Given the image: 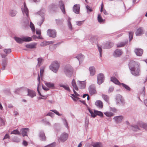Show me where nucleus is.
I'll return each mask as SVG.
<instances>
[{"label":"nucleus","instance_id":"f257e3e1","mask_svg":"<svg viewBox=\"0 0 147 147\" xmlns=\"http://www.w3.org/2000/svg\"><path fill=\"white\" fill-rule=\"evenodd\" d=\"M140 64L134 61H131L129 63V67L131 74L137 76L140 75Z\"/></svg>","mask_w":147,"mask_h":147},{"label":"nucleus","instance_id":"f03ea898","mask_svg":"<svg viewBox=\"0 0 147 147\" xmlns=\"http://www.w3.org/2000/svg\"><path fill=\"white\" fill-rule=\"evenodd\" d=\"M113 45V43L111 42H107L103 43L102 46L97 44L98 51L99 52L100 56L102 57V47L103 49H107L111 48Z\"/></svg>","mask_w":147,"mask_h":147},{"label":"nucleus","instance_id":"7ed1b4c3","mask_svg":"<svg viewBox=\"0 0 147 147\" xmlns=\"http://www.w3.org/2000/svg\"><path fill=\"white\" fill-rule=\"evenodd\" d=\"M111 80L115 84L119 85L121 84L127 91H130L131 89L129 86L123 83L121 84L118 80L115 77H111Z\"/></svg>","mask_w":147,"mask_h":147},{"label":"nucleus","instance_id":"20e7f679","mask_svg":"<svg viewBox=\"0 0 147 147\" xmlns=\"http://www.w3.org/2000/svg\"><path fill=\"white\" fill-rule=\"evenodd\" d=\"M60 64L57 61H55L52 62L49 66L50 69L53 72L56 73L58 70Z\"/></svg>","mask_w":147,"mask_h":147},{"label":"nucleus","instance_id":"39448f33","mask_svg":"<svg viewBox=\"0 0 147 147\" xmlns=\"http://www.w3.org/2000/svg\"><path fill=\"white\" fill-rule=\"evenodd\" d=\"M116 102L117 105L123 106L125 104V100L119 94L117 95L116 98Z\"/></svg>","mask_w":147,"mask_h":147},{"label":"nucleus","instance_id":"423d86ee","mask_svg":"<svg viewBox=\"0 0 147 147\" xmlns=\"http://www.w3.org/2000/svg\"><path fill=\"white\" fill-rule=\"evenodd\" d=\"M73 71V68L70 66H67L65 68V73L68 77H70L71 76L72 74Z\"/></svg>","mask_w":147,"mask_h":147},{"label":"nucleus","instance_id":"0eeeda50","mask_svg":"<svg viewBox=\"0 0 147 147\" xmlns=\"http://www.w3.org/2000/svg\"><path fill=\"white\" fill-rule=\"evenodd\" d=\"M45 13V10L43 9H42L38 12V14L41 16V19L37 23V24L40 26L44 21L45 18L44 17V14Z\"/></svg>","mask_w":147,"mask_h":147},{"label":"nucleus","instance_id":"6e6552de","mask_svg":"<svg viewBox=\"0 0 147 147\" xmlns=\"http://www.w3.org/2000/svg\"><path fill=\"white\" fill-rule=\"evenodd\" d=\"M47 33L50 37L55 38L56 36V31L55 30L48 29L47 31Z\"/></svg>","mask_w":147,"mask_h":147},{"label":"nucleus","instance_id":"1a4fd4ad","mask_svg":"<svg viewBox=\"0 0 147 147\" xmlns=\"http://www.w3.org/2000/svg\"><path fill=\"white\" fill-rule=\"evenodd\" d=\"M68 137V134L65 133L64 132L61 135L59 138L58 141L59 142H64L67 140Z\"/></svg>","mask_w":147,"mask_h":147},{"label":"nucleus","instance_id":"9d476101","mask_svg":"<svg viewBox=\"0 0 147 147\" xmlns=\"http://www.w3.org/2000/svg\"><path fill=\"white\" fill-rule=\"evenodd\" d=\"M22 10L24 16L26 15L27 18H28V10L26 7L25 2L24 3V5L22 7Z\"/></svg>","mask_w":147,"mask_h":147},{"label":"nucleus","instance_id":"9b49d317","mask_svg":"<svg viewBox=\"0 0 147 147\" xmlns=\"http://www.w3.org/2000/svg\"><path fill=\"white\" fill-rule=\"evenodd\" d=\"M90 94L91 95L95 94L96 93L95 86L94 84L91 85L88 88Z\"/></svg>","mask_w":147,"mask_h":147},{"label":"nucleus","instance_id":"f8f14e48","mask_svg":"<svg viewBox=\"0 0 147 147\" xmlns=\"http://www.w3.org/2000/svg\"><path fill=\"white\" fill-rule=\"evenodd\" d=\"M97 83L98 84H100L103 82L104 77L103 74H98L97 76Z\"/></svg>","mask_w":147,"mask_h":147},{"label":"nucleus","instance_id":"ddd939ff","mask_svg":"<svg viewBox=\"0 0 147 147\" xmlns=\"http://www.w3.org/2000/svg\"><path fill=\"white\" fill-rule=\"evenodd\" d=\"M58 6L60 7L62 13L65 14L66 13V12L65 11V5L62 1L61 0L59 1Z\"/></svg>","mask_w":147,"mask_h":147},{"label":"nucleus","instance_id":"4468645a","mask_svg":"<svg viewBox=\"0 0 147 147\" xmlns=\"http://www.w3.org/2000/svg\"><path fill=\"white\" fill-rule=\"evenodd\" d=\"M80 5L79 4L75 5L73 8V11L76 14H79L80 13Z\"/></svg>","mask_w":147,"mask_h":147},{"label":"nucleus","instance_id":"2eb2a0df","mask_svg":"<svg viewBox=\"0 0 147 147\" xmlns=\"http://www.w3.org/2000/svg\"><path fill=\"white\" fill-rule=\"evenodd\" d=\"M144 32V30L143 28H139L136 30V34L137 36H140L143 34Z\"/></svg>","mask_w":147,"mask_h":147},{"label":"nucleus","instance_id":"dca6fc26","mask_svg":"<svg viewBox=\"0 0 147 147\" xmlns=\"http://www.w3.org/2000/svg\"><path fill=\"white\" fill-rule=\"evenodd\" d=\"M142 123H141L142 124ZM141 124V123L139 124L138 125H131V129L133 131H138L140 130V127H142L140 126V125Z\"/></svg>","mask_w":147,"mask_h":147},{"label":"nucleus","instance_id":"f3484780","mask_svg":"<svg viewBox=\"0 0 147 147\" xmlns=\"http://www.w3.org/2000/svg\"><path fill=\"white\" fill-rule=\"evenodd\" d=\"M3 51L5 53V54L1 53V56L2 58H5L7 55L11 52V49H4Z\"/></svg>","mask_w":147,"mask_h":147},{"label":"nucleus","instance_id":"a211bd4d","mask_svg":"<svg viewBox=\"0 0 147 147\" xmlns=\"http://www.w3.org/2000/svg\"><path fill=\"white\" fill-rule=\"evenodd\" d=\"M28 95L30 96L32 98L36 96V92L34 91L28 89Z\"/></svg>","mask_w":147,"mask_h":147},{"label":"nucleus","instance_id":"6ab92c4d","mask_svg":"<svg viewBox=\"0 0 147 147\" xmlns=\"http://www.w3.org/2000/svg\"><path fill=\"white\" fill-rule=\"evenodd\" d=\"M36 45L37 43L34 42L26 45V47L30 49H36Z\"/></svg>","mask_w":147,"mask_h":147},{"label":"nucleus","instance_id":"aec40b11","mask_svg":"<svg viewBox=\"0 0 147 147\" xmlns=\"http://www.w3.org/2000/svg\"><path fill=\"white\" fill-rule=\"evenodd\" d=\"M123 118V117L121 115L114 117L113 119L117 123H120L121 122Z\"/></svg>","mask_w":147,"mask_h":147},{"label":"nucleus","instance_id":"412c9836","mask_svg":"<svg viewBox=\"0 0 147 147\" xmlns=\"http://www.w3.org/2000/svg\"><path fill=\"white\" fill-rule=\"evenodd\" d=\"M122 54V51L121 50L117 49L113 53V56L115 57H119Z\"/></svg>","mask_w":147,"mask_h":147},{"label":"nucleus","instance_id":"4be33fe9","mask_svg":"<svg viewBox=\"0 0 147 147\" xmlns=\"http://www.w3.org/2000/svg\"><path fill=\"white\" fill-rule=\"evenodd\" d=\"M143 50L141 49H136L135 50V52L137 56H141L143 53Z\"/></svg>","mask_w":147,"mask_h":147},{"label":"nucleus","instance_id":"5701e85b","mask_svg":"<svg viewBox=\"0 0 147 147\" xmlns=\"http://www.w3.org/2000/svg\"><path fill=\"white\" fill-rule=\"evenodd\" d=\"M89 70L91 76H93L94 75L96 72V70L95 67L94 66H91L89 68Z\"/></svg>","mask_w":147,"mask_h":147},{"label":"nucleus","instance_id":"b1692460","mask_svg":"<svg viewBox=\"0 0 147 147\" xmlns=\"http://www.w3.org/2000/svg\"><path fill=\"white\" fill-rule=\"evenodd\" d=\"M39 136L40 138V140L43 141L46 140V138L45 135V133L43 131H41L40 132Z\"/></svg>","mask_w":147,"mask_h":147},{"label":"nucleus","instance_id":"393cba45","mask_svg":"<svg viewBox=\"0 0 147 147\" xmlns=\"http://www.w3.org/2000/svg\"><path fill=\"white\" fill-rule=\"evenodd\" d=\"M95 105L98 108H102L103 107V103L102 101L100 100L96 101L95 103Z\"/></svg>","mask_w":147,"mask_h":147},{"label":"nucleus","instance_id":"a878e982","mask_svg":"<svg viewBox=\"0 0 147 147\" xmlns=\"http://www.w3.org/2000/svg\"><path fill=\"white\" fill-rule=\"evenodd\" d=\"M28 130L29 129L27 128L21 129V131H22V134L23 137L27 136V132Z\"/></svg>","mask_w":147,"mask_h":147},{"label":"nucleus","instance_id":"bb28decb","mask_svg":"<svg viewBox=\"0 0 147 147\" xmlns=\"http://www.w3.org/2000/svg\"><path fill=\"white\" fill-rule=\"evenodd\" d=\"M6 59H3L2 60V62L1 65L2 67L1 69L2 70H4L5 69V67L7 65Z\"/></svg>","mask_w":147,"mask_h":147},{"label":"nucleus","instance_id":"cd10ccee","mask_svg":"<svg viewBox=\"0 0 147 147\" xmlns=\"http://www.w3.org/2000/svg\"><path fill=\"white\" fill-rule=\"evenodd\" d=\"M91 145L93 147H102V144L100 142H92Z\"/></svg>","mask_w":147,"mask_h":147},{"label":"nucleus","instance_id":"c85d7f7f","mask_svg":"<svg viewBox=\"0 0 147 147\" xmlns=\"http://www.w3.org/2000/svg\"><path fill=\"white\" fill-rule=\"evenodd\" d=\"M37 60L38 63L36 66L37 67H39L42 65L43 59L42 57H40L37 59Z\"/></svg>","mask_w":147,"mask_h":147},{"label":"nucleus","instance_id":"c756f323","mask_svg":"<svg viewBox=\"0 0 147 147\" xmlns=\"http://www.w3.org/2000/svg\"><path fill=\"white\" fill-rule=\"evenodd\" d=\"M14 38L18 43L21 44L23 42L22 37L21 38L17 37H15Z\"/></svg>","mask_w":147,"mask_h":147},{"label":"nucleus","instance_id":"7c9ffc66","mask_svg":"<svg viewBox=\"0 0 147 147\" xmlns=\"http://www.w3.org/2000/svg\"><path fill=\"white\" fill-rule=\"evenodd\" d=\"M23 25L25 28L28 26L29 25V19L26 18V19L23 22Z\"/></svg>","mask_w":147,"mask_h":147},{"label":"nucleus","instance_id":"2f4dec72","mask_svg":"<svg viewBox=\"0 0 147 147\" xmlns=\"http://www.w3.org/2000/svg\"><path fill=\"white\" fill-rule=\"evenodd\" d=\"M127 40H126L125 42H121L117 44V46L118 47H123L127 42Z\"/></svg>","mask_w":147,"mask_h":147},{"label":"nucleus","instance_id":"473e14b6","mask_svg":"<svg viewBox=\"0 0 147 147\" xmlns=\"http://www.w3.org/2000/svg\"><path fill=\"white\" fill-rule=\"evenodd\" d=\"M76 58L78 59L79 62L81 61H82L84 59V56L81 54H79L77 56Z\"/></svg>","mask_w":147,"mask_h":147},{"label":"nucleus","instance_id":"72a5a7b5","mask_svg":"<svg viewBox=\"0 0 147 147\" xmlns=\"http://www.w3.org/2000/svg\"><path fill=\"white\" fill-rule=\"evenodd\" d=\"M102 96L103 99L107 102L109 103V97L107 95L102 94Z\"/></svg>","mask_w":147,"mask_h":147},{"label":"nucleus","instance_id":"f704fd0d","mask_svg":"<svg viewBox=\"0 0 147 147\" xmlns=\"http://www.w3.org/2000/svg\"><path fill=\"white\" fill-rule=\"evenodd\" d=\"M78 84H79V85L81 88H84L85 87V84L84 82H81L80 81H78Z\"/></svg>","mask_w":147,"mask_h":147},{"label":"nucleus","instance_id":"c9c22d12","mask_svg":"<svg viewBox=\"0 0 147 147\" xmlns=\"http://www.w3.org/2000/svg\"><path fill=\"white\" fill-rule=\"evenodd\" d=\"M71 19L69 17H68L67 18V25L69 29L72 30V24L70 22Z\"/></svg>","mask_w":147,"mask_h":147},{"label":"nucleus","instance_id":"e433bc0d","mask_svg":"<svg viewBox=\"0 0 147 147\" xmlns=\"http://www.w3.org/2000/svg\"><path fill=\"white\" fill-rule=\"evenodd\" d=\"M9 13L10 16L13 17L16 15L17 11L15 10H11L9 11Z\"/></svg>","mask_w":147,"mask_h":147},{"label":"nucleus","instance_id":"4c0bfd02","mask_svg":"<svg viewBox=\"0 0 147 147\" xmlns=\"http://www.w3.org/2000/svg\"><path fill=\"white\" fill-rule=\"evenodd\" d=\"M22 39L23 42H29L32 40V38L29 37H23Z\"/></svg>","mask_w":147,"mask_h":147},{"label":"nucleus","instance_id":"58836bf2","mask_svg":"<svg viewBox=\"0 0 147 147\" xmlns=\"http://www.w3.org/2000/svg\"><path fill=\"white\" fill-rule=\"evenodd\" d=\"M45 84L49 88H53L54 86V84L50 82H45Z\"/></svg>","mask_w":147,"mask_h":147},{"label":"nucleus","instance_id":"ea45409f","mask_svg":"<svg viewBox=\"0 0 147 147\" xmlns=\"http://www.w3.org/2000/svg\"><path fill=\"white\" fill-rule=\"evenodd\" d=\"M71 84L74 88V89H75L76 90H78V88L77 87L76 84L75 80L74 79L71 82Z\"/></svg>","mask_w":147,"mask_h":147},{"label":"nucleus","instance_id":"a19ab883","mask_svg":"<svg viewBox=\"0 0 147 147\" xmlns=\"http://www.w3.org/2000/svg\"><path fill=\"white\" fill-rule=\"evenodd\" d=\"M94 112L95 114L96 115V116L97 115H98L100 116L101 117H102L103 116L102 113L101 111L94 110Z\"/></svg>","mask_w":147,"mask_h":147},{"label":"nucleus","instance_id":"79ce46f5","mask_svg":"<svg viewBox=\"0 0 147 147\" xmlns=\"http://www.w3.org/2000/svg\"><path fill=\"white\" fill-rule=\"evenodd\" d=\"M60 86L61 87H63L66 90H67L68 91H70V90L68 86L67 85H63L62 84H60Z\"/></svg>","mask_w":147,"mask_h":147},{"label":"nucleus","instance_id":"37998d69","mask_svg":"<svg viewBox=\"0 0 147 147\" xmlns=\"http://www.w3.org/2000/svg\"><path fill=\"white\" fill-rule=\"evenodd\" d=\"M89 123V119L88 117H86L85 119V125L86 127H88Z\"/></svg>","mask_w":147,"mask_h":147},{"label":"nucleus","instance_id":"c03bdc74","mask_svg":"<svg viewBox=\"0 0 147 147\" xmlns=\"http://www.w3.org/2000/svg\"><path fill=\"white\" fill-rule=\"evenodd\" d=\"M63 19L56 20V22L57 24L58 25H61L63 23Z\"/></svg>","mask_w":147,"mask_h":147},{"label":"nucleus","instance_id":"a18cd8bd","mask_svg":"<svg viewBox=\"0 0 147 147\" xmlns=\"http://www.w3.org/2000/svg\"><path fill=\"white\" fill-rule=\"evenodd\" d=\"M49 8L53 10L57 8V6L55 4H52L49 6Z\"/></svg>","mask_w":147,"mask_h":147},{"label":"nucleus","instance_id":"49530a36","mask_svg":"<svg viewBox=\"0 0 147 147\" xmlns=\"http://www.w3.org/2000/svg\"><path fill=\"white\" fill-rule=\"evenodd\" d=\"M29 26L31 28L32 31L34 32H35V29L34 25L31 22H30V24Z\"/></svg>","mask_w":147,"mask_h":147},{"label":"nucleus","instance_id":"de8ad7c7","mask_svg":"<svg viewBox=\"0 0 147 147\" xmlns=\"http://www.w3.org/2000/svg\"><path fill=\"white\" fill-rule=\"evenodd\" d=\"M12 140L13 141L16 142H18L20 141V139L16 136L12 138Z\"/></svg>","mask_w":147,"mask_h":147},{"label":"nucleus","instance_id":"09e8293b","mask_svg":"<svg viewBox=\"0 0 147 147\" xmlns=\"http://www.w3.org/2000/svg\"><path fill=\"white\" fill-rule=\"evenodd\" d=\"M11 134L20 135V133L17 129H16L14 130L13 131H11Z\"/></svg>","mask_w":147,"mask_h":147},{"label":"nucleus","instance_id":"8fccbe9b","mask_svg":"<svg viewBox=\"0 0 147 147\" xmlns=\"http://www.w3.org/2000/svg\"><path fill=\"white\" fill-rule=\"evenodd\" d=\"M98 20L100 23H101L103 22V20L100 14H98Z\"/></svg>","mask_w":147,"mask_h":147},{"label":"nucleus","instance_id":"3c124183","mask_svg":"<svg viewBox=\"0 0 147 147\" xmlns=\"http://www.w3.org/2000/svg\"><path fill=\"white\" fill-rule=\"evenodd\" d=\"M86 8L87 10V12L88 13H89V12H92V8L88 5L86 6Z\"/></svg>","mask_w":147,"mask_h":147},{"label":"nucleus","instance_id":"603ef678","mask_svg":"<svg viewBox=\"0 0 147 147\" xmlns=\"http://www.w3.org/2000/svg\"><path fill=\"white\" fill-rule=\"evenodd\" d=\"M140 127H142L145 129L147 130V124L142 123L140 125Z\"/></svg>","mask_w":147,"mask_h":147},{"label":"nucleus","instance_id":"864d4df0","mask_svg":"<svg viewBox=\"0 0 147 147\" xmlns=\"http://www.w3.org/2000/svg\"><path fill=\"white\" fill-rule=\"evenodd\" d=\"M63 121L64 124L65 125V127L67 129L69 127L68 126V123L67 121L65 119H63Z\"/></svg>","mask_w":147,"mask_h":147},{"label":"nucleus","instance_id":"5fc2aeb1","mask_svg":"<svg viewBox=\"0 0 147 147\" xmlns=\"http://www.w3.org/2000/svg\"><path fill=\"white\" fill-rule=\"evenodd\" d=\"M88 110L90 113L91 116L92 117L94 118L96 117V115L94 113H94L89 108H88Z\"/></svg>","mask_w":147,"mask_h":147},{"label":"nucleus","instance_id":"6e6d98bb","mask_svg":"<svg viewBox=\"0 0 147 147\" xmlns=\"http://www.w3.org/2000/svg\"><path fill=\"white\" fill-rule=\"evenodd\" d=\"M104 114L107 117H110L113 116V114L111 112H106L104 113Z\"/></svg>","mask_w":147,"mask_h":147},{"label":"nucleus","instance_id":"4d7b16f0","mask_svg":"<svg viewBox=\"0 0 147 147\" xmlns=\"http://www.w3.org/2000/svg\"><path fill=\"white\" fill-rule=\"evenodd\" d=\"M51 111L54 112L55 113L59 116H60L62 115V114H60L59 112L56 110H50Z\"/></svg>","mask_w":147,"mask_h":147},{"label":"nucleus","instance_id":"13d9d810","mask_svg":"<svg viewBox=\"0 0 147 147\" xmlns=\"http://www.w3.org/2000/svg\"><path fill=\"white\" fill-rule=\"evenodd\" d=\"M133 35V32H130L129 33V41L131 40L132 39Z\"/></svg>","mask_w":147,"mask_h":147},{"label":"nucleus","instance_id":"bf43d9fd","mask_svg":"<svg viewBox=\"0 0 147 147\" xmlns=\"http://www.w3.org/2000/svg\"><path fill=\"white\" fill-rule=\"evenodd\" d=\"M114 89V87H113L111 86L110 87L108 91V93H110L111 92H112L113 91Z\"/></svg>","mask_w":147,"mask_h":147},{"label":"nucleus","instance_id":"052dcab7","mask_svg":"<svg viewBox=\"0 0 147 147\" xmlns=\"http://www.w3.org/2000/svg\"><path fill=\"white\" fill-rule=\"evenodd\" d=\"M44 72V68L43 67L42 68L40 69V74L41 76L43 75V74Z\"/></svg>","mask_w":147,"mask_h":147},{"label":"nucleus","instance_id":"680f3d73","mask_svg":"<svg viewBox=\"0 0 147 147\" xmlns=\"http://www.w3.org/2000/svg\"><path fill=\"white\" fill-rule=\"evenodd\" d=\"M55 145V143H53L48 146H46L45 147H54Z\"/></svg>","mask_w":147,"mask_h":147},{"label":"nucleus","instance_id":"e2e57ef3","mask_svg":"<svg viewBox=\"0 0 147 147\" xmlns=\"http://www.w3.org/2000/svg\"><path fill=\"white\" fill-rule=\"evenodd\" d=\"M47 43H48V42H42L40 43V45L41 47H44L47 45Z\"/></svg>","mask_w":147,"mask_h":147},{"label":"nucleus","instance_id":"0e129e2a","mask_svg":"<svg viewBox=\"0 0 147 147\" xmlns=\"http://www.w3.org/2000/svg\"><path fill=\"white\" fill-rule=\"evenodd\" d=\"M83 22L84 21H78L76 22L77 25L78 26H80L82 24Z\"/></svg>","mask_w":147,"mask_h":147},{"label":"nucleus","instance_id":"69168bd1","mask_svg":"<svg viewBox=\"0 0 147 147\" xmlns=\"http://www.w3.org/2000/svg\"><path fill=\"white\" fill-rule=\"evenodd\" d=\"M9 137H10L9 136V135L8 134H6L5 135V136L4 138H3V140L9 138Z\"/></svg>","mask_w":147,"mask_h":147},{"label":"nucleus","instance_id":"338daca9","mask_svg":"<svg viewBox=\"0 0 147 147\" xmlns=\"http://www.w3.org/2000/svg\"><path fill=\"white\" fill-rule=\"evenodd\" d=\"M37 91H38V93L39 95L40 96H42V97H44L45 96H43V95H42L41 94L40 91H39V90L38 85V86H37Z\"/></svg>","mask_w":147,"mask_h":147},{"label":"nucleus","instance_id":"774afa93","mask_svg":"<svg viewBox=\"0 0 147 147\" xmlns=\"http://www.w3.org/2000/svg\"><path fill=\"white\" fill-rule=\"evenodd\" d=\"M110 110L114 112H116L117 111V109L115 108H110Z\"/></svg>","mask_w":147,"mask_h":147}]
</instances>
